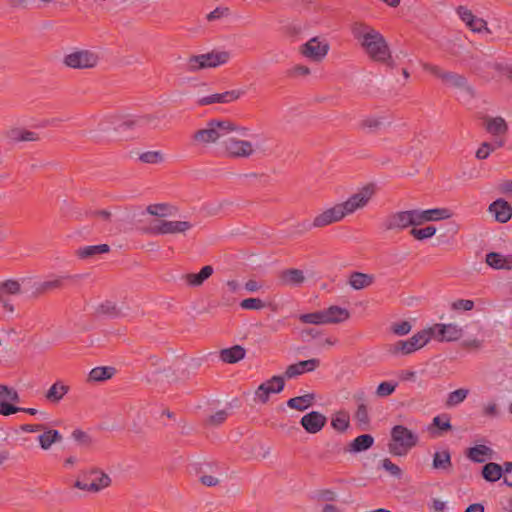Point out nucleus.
<instances>
[{
	"label": "nucleus",
	"instance_id": "f257e3e1",
	"mask_svg": "<svg viewBox=\"0 0 512 512\" xmlns=\"http://www.w3.org/2000/svg\"><path fill=\"white\" fill-rule=\"evenodd\" d=\"M351 33L371 61L391 68L395 66L389 43L380 31L368 24L357 22L353 24Z\"/></svg>",
	"mask_w": 512,
	"mask_h": 512
},
{
	"label": "nucleus",
	"instance_id": "f03ea898",
	"mask_svg": "<svg viewBox=\"0 0 512 512\" xmlns=\"http://www.w3.org/2000/svg\"><path fill=\"white\" fill-rule=\"evenodd\" d=\"M248 128L237 125L231 120L227 119H211L206 125L196 131L193 135L194 142L199 146H209L216 143H221L227 139L232 133L238 136H248Z\"/></svg>",
	"mask_w": 512,
	"mask_h": 512
},
{
	"label": "nucleus",
	"instance_id": "7ed1b4c3",
	"mask_svg": "<svg viewBox=\"0 0 512 512\" xmlns=\"http://www.w3.org/2000/svg\"><path fill=\"white\" fill-rule=\"evenodd\" d=\"M418 434L403 425H395L391 429V440L388 444L389 452L394 456H405L417 445Z\"/></svg>",
	"mask_w": 512,
	"mask_h": 512
},
{
	"label": "nucleus",
	"instance_id": "20e7f679",
	"mask_svg": "<svg viewBox=\"0 0 512 512\" xmlns=\"http://www.w3.org/2000/svg\"><path fill=\"white\" fill-rule=\"evenodd\" d=\"M231 58L228 51L213 50L209 53L190 56L185 63V70L197 72L202 69L216 68L226 64Z\"/></svg>",
	"mask_w": 512,
	"mask_h": 512
},
{
	"label": "nucleus",
	"instance_id": "39448f33",
	"mask_svg": "<svg viewBox=\"0 0 512 512\" xmlns=\"http://www.w3.org/2000/svg\"><path fill=\"white\" fill-rule=\"evenodd\" d=\"M100 61L99 54L90 49L74 48L66 53L62 63L70 68L77 70L93 69Z\"/></svg>",
	"mask_w": 512,
	"mask_h": 512
},
{
	"label": "nucleus",
	"instance_id": "423d86ee",
	"mask_svg": "<svg viewBox=\"0 0 512 512\" xmlns=\"http://www.w3.org/2000/svg\"><path fill=\"white\" fill-rule=\"evenodd\" d=\"M246 136H238L235 133L227 136L223 142L224 153L231 158H249L257 151V145L244 139Z\"/></svg>",
	"mask_w": 512,
	"mask_h": 512
},
{
	"label": "nucleus",
	"instance_id": "0eeeda50",
	"mask_svg": "<svg viewBox=\"0 0 512 512\" xmlns=\"http://www.w3.org/2000/svg\"><path fill=\"white\" fill-rule=\"evenodd\" d=\"M416 226H419L416 209L391 213L382 222V228L387 231H400Z\"/></svg>",
	"mask_w": 512,
	"mask_h": 512
},
{
	"label": "nucleus",
	"instance_id": "6e6552de",
	"mask_svg": "<svg viewBox=\"0 0 512 512\" xmlns=\"http://www.w3.org/2000/svg\"><path fill=\"white\" fill-rule=\"evenodd\" d=\"M330 45L321 37H312L299 47V53L306 59L319 63L328 54Z\"/></svg>",
	"mask_w": 512,
	"mask_h": 512
},
{
	"label": "nucleus",
	"instance_id": "1a4fd4ad",
	"mask_svg": "<svg viewBox=\"0 0 512 512\" xmlns=\"http://www.w3.org/2000/svg\"><path fill=\"white\" fill-rule=\"evenodd\" d=\"M346 213L343 209L341 203H337L332 207H329L323 210L321 213L316 215L311 224H303L304 230H309L311 228H320L325 227L330 224L340 222L346 217Z\"/></svg>",
	"mask_w": 512,
	"mask_h": 512
},
{
	"label": "nucleus",
	"instance_id": "9d476101",
	"mask_svg": "<svg viewBox=\"0 0 512 512\" xmlns=\"http://www.w3.org/2000/svg\"><path fill=\"white\" fill-rule=\"evenodd\" d=\"M430 328L433 339L438 342H456L464 335V329L457 323H436Z\"/></svg>",
	"mask_w": 512,
	"mask_h": 512
},
{
	"label": "nucleus",
	"instance_id": "9b49d317",
	"mask_svg": "<svg viewBox=\"0 0 512 512\" xmlns=\"http://www.w3.org/2000/svg\"><path fill=\"white\" fill-rule=\"evenodd\" d=\"M373 195L374 188L372 186H365L352 194L346 201L341 202L346 215L353 214L366 207Z\"/></svg>",
	"mask_w": 512,
	"mask_h": 512
},
{
	"label": "nucleus",
	"instance_id": "f8f14e48",
	"mask_svg": "<svg viewBox=\"0 0 512 512\" xmlns=\"http://www.w3.org/2000/svg\"><path fill=\"white\" fill-rule=\"evenodd\" d=\"M160 118L157 115H143L127 118L123 120L117 129L121 132L126 130H142L147 128H157Z\"/></svg>",
	"mask_w": 512,
	"mask_h": 512
},
{
	"label": "nucleus",
	"instance_id": "ddd939ff",
	"mask_svg": "<svg viewBox=\"0 0 512 512\" xmlns=\"http://www.w3.org/2000/svg\"><path fill=\"white\" fill-rule=\"evenodd\" d=\"M285 386L282 376H273L269 380L259 385L255 391V398L261 403H266L271 394L280 393Z\"/></svg>",
	"mask_w": 512,
	"mask_h": 512
},
{
	"label": "nucleus",
	"instance_id": "4468645a",
	"mask_svg": "<svg viewBox=\"0 0 512 512\" xmlns=\"http://www.w3.org/2000/svg\"><path fill=\"white\" fill-rule=\"evenodd\" d=\"M459 18L465 23V25L474 33H490V29L487 26V22L475 16L473 12L465 6H459L456 10Z\"/></svg>",
	"mask_w": 512,
	"mask_h": 512
},
{
	"label": "nucleus",
	"instance_id": "2eb2a0df",
	"mask_svg": "<svg viewBox=\"0 0 512 512\" xmlns=\"http://www.w3.org/2000/svg\"><path fill=\"white\" fill-rule=\"evenodd\" d=\"M194 224L187 220L168 221L163 220L153 227L156 234H184L193 228Z\"/></svg>",
	"mask_w": 512,
	"mask_h": 512
},
{
	"label": "nucleus",
	"instance_id": "dca6fc26",
	"mask_svg": "<svg viewBox=\"0 0 512 512\" xmlns=\"http://www.w3.org/2000/svg\"><path fill=\"white\" fill-rule=\"evenodd\" d=\"M245 94L244 90L235 89L230 91H225L223 93H215L199 99L198 103L200 105H210L214 103H231L237 101Z\"/></svg>",
	"mask_w": 512,
	"mask_h": 512
},
{
	"label": "nucleus",
	"instance_id": "f3484780",
	"mask_svg": "<svg viewBox=\"0 0 512 512\" xmlns=\"http://www.w3.org/2000/svg\"><path fill=\"white\" fill-rule=\"evenodd\" d=\"M488 211L499 223H506L512 218V206L504 199H497L492 202Z\"/></svg>",
	"mask_w": 512,
	"mask_h": 512
},
{
	"label": "nucleus",
	"instance_id": "a211bd4d",
	"mask_svg": "<svg viewBox=\"0 0 512 512\" xmlns=\"http://www.w3.org/2000/svg\"><path fill=\"white\" fill-rule=\"evenodd\" d=\"M416 214L419 226L427 222L445 220L451 217V212L446 208L416 209Z\"/></svg>",
	"mask_w": 512,
	"mask_h": 512
},
{
	"label": "nucleus",
	"instance_id": "6ab92c4d",
	"mask_svg": "<svg viewBox=\"0 0 512 512\" xmlns=\"http://www.w3.org/2000/svg\"><path fill=\"white\" fill-rule=\"evenodd\" d=\"M326 424V417L317 411L305 414L301 418L302 427L311 434L318 433Z\"/></svg>",
	"mask_w": 512,
	"mask_h": 512
},
{
	"label": "nucleus",
	"instance_id": "aec40b11",
	"mask_svg": "<svg viewBox=\"0 0 512 512\" xmlns=\"http://www.w3.org/2000/svg\"><path fill=\"white\" fill-rule=\"evenodd\" d=\"M320 365L319 359L313 358L309 360L299 361L291 364L285 371V377L288 379L297 377L305 372H312Z\"/></svg>",
	"mask_w": 512,
	"mask_h": 512
},
{
	"label": "nucleus",
	"instance_id": "412c9836",
	"mask_svg": "<svg viewBox=\"0 0 512 512\" xmlns=\"http://www.w3.org/2000/svg\"><path fill=\"white\" fill-rule=\"evenodd\" d=\"M486 263L495 270H512V255L490 252L486 255Z\"/></svg>",
	"mask_w": 512,
	"mask_h": 512
},
{
	"label": "nucleus",
	"instance_id": "4be33fe9",
	"mask_svg": "<svg viewBox=\"0 0 512 512\" xmlns=\"http://www.w3.org/2000/svg\"><path fill=\"white\" fill-rule=\"evenodd\" d=\"M375 277L372 274L352 272L348 278V284L354 290H362L374 283Z\"/></svg>",
	"mask_w": 512,
	"mask_h": 512
},
{
	"label": "nucleus",
	"instance_id": "5701e85b",
	"mask_svg": "<svg viewBox=\"0 0 512 512\" xmlns=\"http://www.w3.org/2000/svg\"><path fill=\"white\" fill-rule=\"evenodd\" d=\"M325 324L341 323L349 319L350 313L346 308L330 306L323 310Z\"/></svg>",
	"mask_w": 512,
	"mask_h": 512
},
{
	"label": "nucleus",
	"instance_id": "b1692460",
	"mask_svg": "<svg viewBox=\"0 0 512 512\" xmlns=\"http://www.w3.org/2000/svg\"><path fill=\"white\" fill-rule=\"evenodd\" d=\"M485 128L492 136H504L508 132V125L504 118L487 117L485 119Z\"/></svg>",
	"mask_w": 512,
	"mask_h": 512
},
{
	"label": "nucleus",
	"instance_id": "393cba45",
	"mask_svg": "<svg viewBox=\"0 0 512 512\" xmlns=\"http://www.w3.org/2000/svg\"><path fill=\"white\" fill-rule=\"evenodd\" d=\"M214 272V269L210 265L204 266L199 273H189L184 276V280L187 285L191 287L201 286Z\"/></svg>",
	"mask_w": 512,
	"mask_h": 512
},
{
	"label": "nucleus",
	"instance_id": "a878e982",
	"mask_svg": "<svg viewBox=\"0 0 512 512\" xmlns=\"http://www.w3.org/2000/svg\"><path fill=\"white\" fill-rule=\"evenodd\" d=\"M389 354L393 356H406L416 352L410 339L399 340L395 343L389 344L387 347Z\"/></svg>",
	"mask_w": 512,
	"mask_h": 512
},
{
	"label": "nucleus",
	"instance_id": "bb28decb",
	"mask_svg": "<svg viewBox=\"0 0 512 512\" xmlns=\"http://www.w3.org/2000/svg\"><path fill=\"white\" fill-rule=\"evenodd\" d=\"M374 444V438L370 434H362L356 437L349 445L350 453H360L370 449Z\"/></svg>",
	"mask_w": 512,
	"mask_h": 512
},
{
	"label": "nucleus",
	"instance_id": "cd10ccee",
	"mask_svg": "<svg viewBox=\"0 0 512 512\" xmlns=\"http://www.w3.org/2000/svg\"><path fill=\"white\" fill-rule=\"evenodd\" d=\"M62 436L59 431L46 429L38 436V442L43 450H48L54 443L61 442Z\"/></svg>",
	"mask_w": 512,
	"mask_h": 512
},
{
	"label": "nucleus",
	"instance_id": "c85d7f7f",
	"mask_svg": "<svg viewBox=\"0 0 512 512\" xmlns=\"http://www.w3.org/2000/svg\"><path fill=\"white\" fill-rule=\"evenodd\" d=\"M281 282L287 286H298L305 280L303 272L299 269H288L281 273Z\"/></svg>",
	"mask_w": 512,
	"mask_h": 512
},
{
	"label": "nucleus",
	"instance_id": "c756f323",
	"mask_svg": "<svg viewBox=\"0 0 512 512\" xmlns=\"http://www.w3.org/2000/svg\"><path fill=\"white\" fill-rule=\"evenodd\" d=\"M116 370L111 366H99L93 368L88 375V381L101 382L112 378Z\"/></svg>",
	"mask_w": 512,
	"mask_h": 512
},
{
	"label": "nucleus",
	"instance_id": "7c9ffc66",
	"mask_svg": "<svg viewBox=\"0 0 512 512\" xmlns=\"http://www.w3.org/2000/svg\"><path fill=\"white\" fill-rule=\"evenodd\" d=\"M69 388L62 382H55L46 392L45 398L51 403H59L67 394Z\"/></svg>",
	"mask_w": 512,
	"mask_h": 512
},
{
	"label": "nucleus",
	"instance_id": "2f4dec72",
	"mask_svg": "<svg viewBox=\"0 0 512 512\" xmlns=\"http://www.w3.org/2000/svg\"><path fill=\"white\" fill-rule=\"evenodd\" d=\"M315 400V395L313 393H308L303 396H298L291 398L287 401V406L291 409H295L298 411H304L312 406Z\"/></svg>",
	"mask_w": 512,
	"mask_h": 512
},
{
	"label": "nucleus",
	"instance_id": "473e14b6",
	"mask_svg": "<svg viewBox=\"0 0 512 512\" xmlns=\"http://www.w3.org/2000/svg\"><path fill=\"white\" fill-rule=\"evenodd\" d=\"M245 349L241 346H233L221 351V360L225 363H236L245 357Z\"/></svg>",
	"mask_w": 512,
	"mask_h": 512
},
{
	"label": "nucleus",
	"instance_id": "72a5a7b5",
	"mask_svg": "<svg viewBox=\"0 0 512 512\" xmlns=\"http://www.w3.org/2000/svg\"><path fill=\"white\" fill-rule=\"evenodd\" d=\"M482 476L488 482H496L503 476L502 466L494 462H489L484 465Z\"/></svg>",
	"mask_w": 512,
	"mask_h": 512
},
{
	"label": "nucleus",
	"instance_id": "f704fd0d",
	"mask_svg": "<svg viewBox=\"0 0 512 512\" xmlns=\"http://www.w3.org/2000/svg\"><path fill=\"white\" fill-rule=\"evenodd\" d=\"M177 209L174 206L166 203L152 204L147 207V212L150 215L165 218L171 217L176 214Z\"/></svg>",
	"mask_w": 512,
	"mask_h": 512
},
{
	"label": "nucleus",
	"instance_id": "c9c22d12",
	"mask_svg": "<svg viewBox=\"0 0 512 512\" xmlns=\"http://www.w3.org/2000/svg\"><path fill=\"white\" fill-rule=\"evenodd\" d=\"M8 138L13 142L20 141H36L39 139L38 135L35 132L21 129V128H13L8 132Z\"/></svg>",
	"mask_w": 512,
	"mask_h": 512
},
{
	"label": "nucleus",
	"instance_id": "e433bc0d",
	"mask_svg": "<svg viewBox=\"0 0 512 512\" xmlns=\"http://www.w3.org/2000/svg\"><path fill=\"white\" fill-rule=\"evenodd\" d=\"M91 473L96 475V478L89 484L91 492H99L110 486L111 478L108 474L98 470H93Z\"/></svg>",
	"mask_w": 512,
	"mask_h": 512
},
{
	"label": "nucleus",
	"instance_id": "4c0bfd02",
	"mask_svg": "<svg viewBox=\"0 0 512 512\" xmlns=\"http://www.w3.org/2000/svg\"><path fill=\"white\" fill-rule=\"evenodd\" d=\"M409 339L411 340L416 351L420 350L433 339L430 326L415 333Z\"/></svg>",
	"mask_w": 512,
	"mask_h": 512
},
{
	"label": "nucleus",
	"instance_id": "58836bf2",
	"mask_svg": "<svg viewBox=\"0 0 512 512\" xmlns=\"http://www.w3.org/2000/svg\"><path fill=\"white\" fill-rule=\"evenodd\" d=\"M492 450L485 445H476L469 449L468 457L477 463H482L490 458Z\"/></svg>",
	"mask_w": 512,
	"mask_h": 512
},
{
	"label": "nucleus",
	"instance_id": "ea45409f",
	"mask_svg": "<svg viewBox=\"0 0 512 512\" xmlns=\"http://www.w3.org/2000/svg\"><path fill=\"white\" fill-rule=\"evenodd\" d=\"M441 80L448 86L470 90L465 77L462 75L452 72H444V74L441 75Z\"/></svg>",
	"mask_w": 512,
	"mask_h": 512
},
{
	"label": "nucleus",
	"instance_id": "a19ab883",
	"mask_svg": "<svg viewBox=\"0 0 512 512\" xmlns=\"http://www.w3.org/2000/svg\"><path fill=\"white\" fill-rule=\"evenodd\" d=\"M433 468L434 469H449L451 467V455L447 449L437 451L433 455Z\"/></svg>",
	"mask_w": 512,
	"mask_h": 512
},
{
	"label": "nucleus",
	"instance_id": "79ce46f5",
	"mask_svg": "<svg viewBox=\"0 0 512 512\" xmlns=\"http://www.w3.org/2000/svg\"><path fill=\"white\" fill-rule=\"evenodd\" d=\"M469 395V389L460 388L450 392L447 396L446 406L456 407L461 404Z\"/></svg>",
	"mask_w": 512,
	"mask_h": 512
},
{
	"label": "nucleus",
	"instance_id": "37998d69",
	"mask_svg": "<svg viewBox=\"0 0 512 512\" xmlns=\"http://www.w3.org/2000/svg\"><path fill=\"white\" fill-rule=\"evenodd\" d=\"M109 251V246L107 244H99L92 246H85L78 250V255L81 258L92 257L97 254L107 253Z\"/></svg>",
	"mask_w": 512,
	"mask_h": 512
},
{
	"label": "nucleus",
	"instance_id": "c03bdc74",
	"mask_svg": "<svg viewBox=\"0 0 512 512\" xmlns=\"http://www.w3.org/2000/svg\"><path fill=\"white\" fill-rule=\"evenodd\" d=\"M397 386H398V382H396V381L381 382L377 386L375 394L379 398H384V397L390 396L395 392Z\"/></svg>",
	"mask_w": 512,
	"mask_h": 512
},
{
	"label": "nucleus",
	"instance_id": "a18cd8bd",
	"mask_svg": "<svg viewBox=\"0 0 512 512\" xmlns=\"http://www.w3.org/2000/svg\"><path fill=\"white\" fill-rule=\"evenodd\" d=\"M504 145L503 141H496L494 144H490L488 142H484L481 144V146L476 151V158L477 159H486L489 157L492 151H494L496 148L502 147Z\"/></svg>",
	"mask_w": 512,
	"mask_h": 512
},
{
	"label": "nucleus",
	"instance_id": "49530a36",
	"mask_svg": "<svg viewBox=\"0 0 512 512\" xmlns=\"http://www.w3.org/2000/svg\"><path fill=\"white\" fill-rule=\"evenodd\" d=\"M384 125V120L381 117L371 116L361 121V128L368 132H374L379 130Z\"/></svg>",
	"mask_w": 512,
	"mask_h": 512
},
{
	"label": "nucleus",
	"instance_id": "de8ad7c7",
	"mask_svg": "<svg viewBox=\"0 0 512 512\" xmlns=\"http://www.w3.org/2000/svg\"><path fill=\"white\" fill-rule=\"evenodd\" d=\"M299 319L301 322L307 323V324H315V325H324L325 324L323 310L318 311V312H313V313L302 314L299 316Z\"/></svg>",
	"mask_w": 512,
	"mask_h": 512
},
{
	"label": "nucleus",
	"instance_id": "09e8293b",
	"mask_svg": "<svg viewBox=\"0 0 512 512\" xmlns=\"http://www.w3.org/2000/svg\"><path fill=\"white\" fill-rule=\"evenodd\" d=\"M140 161L147 164H159L164 161V156L160 151H147L139 156Z\"/></svg>",
	"mask_w": 512,
	"mask_h": 512
},
{
	"label": "nucleus",
	"instance_id": "8fccbe9b",
	"mask_svg": "<svg viewBox=\"0 0 512 512\" xmlns=\"http://www.w3.org/2000/svg\"><path fill=\"white\" fill-rule=\"evenodd\" d=\"M0 400L1 402H18V392L7 385H0Z\"/></svg>",
	"mask_w": 512,
	"mask_h": 512
},
{
	"label": "nucleus",
	"instance_id": "3c124183",
	"mask_svg": "<svg viewBox=\"0 0 512 512\" xmlns=\"http://www.w3.org/2000/svg\"><path fill=\"white\" fill-rule=\"evenodd\" d=\"M436 231H437L436 227L427 226L425 228H420V229H417L414 227V228H412L410 233L417 240H425V239L433 237L435 235Z\"/></svg>",
	"mask_w": 512,
	"mask_h": 512
},
{
	"label": "nucleus",
	"instance_id": "603ef678",
	"mask_svg": "<svg viewBox=\"0 0 512 512\" xmlns=\"http://www.w3.org/2000/svg\"><path fill=\"white\" fill-rule=\"evenodd\" d=\"M240 307L245 310H261L265 303L259 298H246L240 302Z\"/></svg>",
	"mask_w": 512,
	"mask_h": 512
},
{
	"label": "nucleus",
	"instance_id": "864d4df0",
	"mask_svg": "<svg viewBox=\"0 0 512 512\" xmlns=\"http://www.w3.org/2000/svg\"><path fill=\"white\" fill-rule=\"evenodd\" d=\"M412 330V325L408 321H401L391 325V331L397 336H405Z\"/></svg>",
	"mask_w": 512,
	"mask_h": 512
},
{
	"label": "nucleus",
	"instance_id": "5fc2aeb1",
	"mask_svg": "<svg viewBox=\"0 0 512 512\" xmlns=\"http://www.w3.org/2000/svg\"><path fill=\"white\" fill-rule=\"evenodd\" d=\"M334 429L338 431H345L349 426V417L346 414H337L331 422Z\"/></svg>",
	"mask_w": 512,
	"mask_h": 512
},
{
	"label": "nucleus",
	"instance_id": "6e6d98bb",
	"mask_svg": "<svg viewBox=\"0 0 512 512\" xmlns=\"http://www.w3.org/2000/svg\"><path fill=\"white\" fill-rule=\"evenodd\" d=\"M433 426H436L440 431H448L452 428L450 417L448 415H438L433 418Z\"/></svg>",
	"mask_w": 512,
	"mask_h": 512
},
{
	"label": "nucleus",
	"instance_id": "4d7b16f0",
	"mask_svg": "<svg viewBox=\"0 0 512 512\" xmlns=\"http://www.w3.org/2000/svg\"><path fill=\"white\" fill-rule=\"evenodd\" d=\"M355 419L362 426L368 425L369 414H368V409L365 404L361 403L358 405L356 413H355Z\"/></svg>",
	"mask_w": 512,
	"mask_h": 512
},
{
	"label": "nucleus",
	"instance_id": "13d9d810",
	"mask_svg": "<svg viewBox=\"0 0 512 512\" xmlns=\"http://www.w3.org/2000/svg\"><path fill=\"white\" fill-rule=\"evenodd\" d=\"M1 289L4 295H15L20 292V284L14 280H7L5 282L0 283Z\"/></svg>",
	"mask_w": 512,
	"mask_h": 512
},
{
	"label": "nucleus",
	"instance_id": "bf43d9fd",
	"mask_svg": "<svg viewBox=\"0 0 512 512\" xmlns=\"http://www.w3.org/2000/svg\"><path fill=\"white\" fill-rule=\"evenodd\" d=\"M73 439L81 446H89L92 442L91 437L82 430H74L72 433Z\"/></svg>",
	"mask_w": 512,
	"mask_h": 512
},
{
	"label": "nucleus",
	"instance_id": "052dcab7",
	"mask_svg": "<svg viewBox=\"0 0 512 512\" xmlns=\"http://www.w3.org/2000/svg\"><path fill=\"white\" fill-rule=\"evenodd\" d=\"M451 308L455 311H471L474 308V302L469 299H458L451 304Z\"/></svg>",
	"mask_w": 512,
	"mask_h": 512
},
{
	"label": "nucleus",
	"instance_id": "680f3d73",
	"mask_svg": "<svg viewBox=\"0 0 512 512\" xmlns=\"http://www.w3.org/2000/svg\"><path fill=\"white\" fill-rule=\"evenodd\" d=\"M382 467L392 476L400 478L402 475V471L399 466L394 464L390 459L386 458L382 461Z\"/></svg>",
	"mask_w": 512,
	"mask_h": 512
},
{
	"label": "nucleus",
	"instance_id": "e2e57ef3",
	"mask_svg": "<svg viewBox=\"0 0 512 512\" xmlns=\"http://www.w3.org/2000/svg\"><path fill=\"white\" fill-rule=\"evenodd\" d=\"M97 311L99 314H102V315H108V316L118 315V309H117L116 305L112 302L102 303L98 307Z\"/></svg>",
	"mask_w": 512,
	"mask_h": 512
},
{
	"label": "nucleus",
	"instance_id": "0e129e2a",
	"mask_svg": "<svg viewBox=\"0 0 512 512\" xmlns=\"http://www.w3.org/2000/svg\"><path fill=\"white\" fill-rule=\"evenodd\" d=\"M311 73V70L309 67L305 66V65H301V64H298V65H295L293 66L290 71H289V74L293 77H299V76H307Z\"/></svg>",
	"mask_w": 512,
	"mask_h": 512
},
{
	"label": "nucleus",
	"instance_id": "69168bd1",
	"mask_svg": "<svg viewBox=\"0 0 512 512\" xmlns=\"http://www.w3.org/2000/svg\"><path fill=\"white\" fill-rule=\"evenodd\" d=\"M21 410L22 408L15 407L8 402H0V414L3 416H9Z\"/></svg>",
	"mask_w": 512,
	"mask_h": 512
},
{
	"label": "nucleus",
	"instance_id": "338daca9",
	"mask_svg": "<svg viewBox=\"0 0 512 512\" xmlns=\"http://www.w3.org/2000/svg\"><path fill=\"white\" fill-rule=\"evenodd\" d=\"M228 12L227 8L217 7L213 11L207 14L206 19L210 22L218 20L226 15Z\"/></svg>",
	"mask_w": 512,
	"mask_h": 512
},
{
	"label": "nucleus",
	"instance_id": "774afa93",
	"mask_svg": "<svg viewBox=\"0 0 512 512\" xmlns=\"http://www.w3.org/2000/svg\"><path fill=\"white\" fill-rule=\"evenodd\" d=\"M228 417V413L225 410H219L210 416L209 422L214 425L223 423Z\"/></svg>",
	"mask_w": 512,
	"mask_h": 512
}]
</instances>
